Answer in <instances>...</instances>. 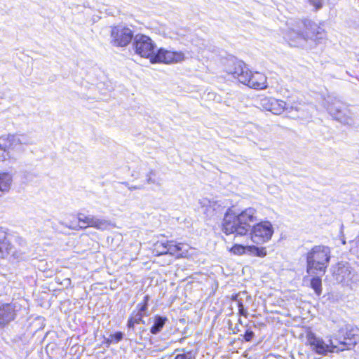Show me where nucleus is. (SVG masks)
Wrapping results in <instances>:
<instances>
[{"instance_id": "obj_5", "label": "nucleus", "mask_w": 359, "mask_h": 359, "mask_svg": "<svg viewBox=\"0 0 359 359\" xmlns=\"http://www.w3.org/2000/svg\"><path fill=\"white\" fill-rule=\"evenodd\" d=\"M229 209L225 213L223 220V231L228 234H234L235 236H245L250 230L245 223H242L237 215L229 212Z\"/></svg>"}, {"instance_id": "obj_23", "label": "nucleus", "mask_w": 359, "mask_h": 359, "mask_svg": "<svg viewBox=\"0 0 359 359\" xmlns=\"http://www.w3.org/2000/svg\"><path fill=\"white\" fill-rule=\"evenodd\" d=\"M248 255L259 257H264L266 255V250L265 248H259L255 245H248Z\"/></svg>"}, {"instance_id": "obj_27", "label": "nucleus", "mask_w": 359, "mask_h": 359, "mask_svg": "<svg viewBox=\"0 0 359 359\" xmlns=\"http://www.w3.org/2000/svg\"><path fill=\"white\" fill-rule=\"evenodd\" d=\"M231 252L236 255H242L244 254L248 255V245L244 246L242 245L236 244L231 248Z\"/></svg>"}, {"instance_id": "obj_2", "label": "nucleus", "mask_w": 359, "mask_h": 359, "mask_svg": "<svg viewBox=\"0 0 359 359\" xmlns=\"http://www.w3.org/2000/svg\"><path fill=\"white\" fill-rule=\"evenodd\" d=\"M226 71L240 83L251 88L262 90L267 88L266 76L258 72H251L242 61L232 60Z\"/></svg>"}, {"instance_id": "obj_3", "label": "nucleus", "mask_w": 359, "mask_h": 359, "mask_svg": "<svg viewBox=\"0 0 359 359\" xmlns=\"http://www.w3.org/2000/svg\"><path fill=\"white\" fill-rule=\"evenodd\" d=\"M330 259V250L325 245H316L306 254L307 273H325Z\"/></svg>"}, {"instance_id": "obj_35", "label": "nucleus", "mask_w": 359, "mask_h": 359, "mask_svg": "<svg viewBox=\"0 0 359 359\" xmlns=\"http://www.w3.org/2000/svg\"><path fill=\"white\" fill-rule=\"evenodd\" d=\"M254 332L251 330H247L245 332V334H244V339L246 341H250L252 340V339L254 337Z\"/></svg>"}, {"instance_id": "obj_25", "label": "nucleus", "mask_w": 359, "mask_h": 359, "mask_svg": "<svg viewBox=\"0 0 359 359\" xmlns=\"http://www.w3.org/2000/svg\"><path fill=\"white\" fill-rule=\"evenodd\" d=\"M167 241H157L154 244V253L156 255H163L168 254L167 250Z\"/></svg>"}, {"instance_id": "obj_32", "label": "nucleus", "mask_w": 359, "mask_h": 359, "mask_svg": "<svg viewBox=\"0 0 359 359\" xmlns=\"http://www.w3.org/2000/svg\"><path fill=\"white\" fill-rule=\"evenodd\" d=\"M131 316L134 319V322H135L136 324H140V323L144 324L145 323L144 320H143L144 315L142 313H138V312L135 313L133 312L132 313Z\"/></svg>"}, {"instance_id": "obj_1", "label": "nucleus", "mask_w": 359, "mask_h": 359, "mask_svg": "<svg viewBox=\"0 0 359 359\" xmlns=\"http://www.w3.org/2000/svg\"><path fill=\"white\" fill-rule=\"evenodd\" d=\"M287 25L283 37L292 46H301L308 39L320 43L325 36L323 29L307 19L292 20Z\"/></svg>"}, {"instance_id": "obj_39", "label": "nucleus", "mask_w": 359, "mask_h": 359, "mask_svg": "<svg viewBox=\"0 0 359 359\" xmlns=\"http://www.w3.org/2000/svg\"><path fill=\"white\" fill-rule=\"evenodd\" d=\"M184 340V338L180 339V341L182 342Z\"/></svg>"}, {"instance_id": "obj_18", "label": "nucleus", "mask_w": 359, "mask_h": 359, "mask_svg": "<svg viewBox=\"0 0 359 359\" xmlns=\"http://www.w3.org/2000/svg\"><path fill=\"white\" fill-rule=\"evenodd\" d=\"M166 245L168 254L177 257L185 256L188 251V246L183 243H176L173 241H167Z\"/></svg>"}, {"instance_id": "obj_8", "label": "nucleus", "mask_w": 359, "mask_h": 359, "mask_svg": "<svg viewBox=\"0 0 359 359\" xmlns=\"http://www.w3.org/2000/svg\"><path fill=\"white\" fill-rule=\"evenodd\" d=\"M133 39V31L125 26L112 27L110 34V43L115 47H126Z\"/></svg>"}, {"instance_id": "obj_14", "label": "nucleus", "mask_w": 359, "mask_h": 359, "mask_svg": "<svg viewBox=\"0 0 359 359\" xmlns=\"http://www.w3.org/2000/svg\"><path fill=\"white\" fill-rule=\"evenodd\" d=\"M359 330L357 327H354L351 325L345 324L338 331V337L343 339V341H339V346L342 347L340 345V342H344L345 349H350L351 346L356 344L357 340L359 339L358 336Z\"/></svg>"}, {"instance_id": "obj_29", "label": "nucleus", "mask_w": 359, "mask_h": 359, "mask_svg": "<svg viewBox=\"0 0 359 359\" xmlns=\"http://www.w3.org/2000/svg\"><path fill=\"white\" fill-rule=\"evenodd\" d=\"M123 337V334L121 332H117L113 334H111L109 337L107 339V344L114 343L116 344L119 342Z\"/></svg>"}, {"instance_id": "obj_30", "label": "nucleus", "mask_w": 359, "mask_h": 359, "mask_svg": "<svg viewBox=\"0 0 359 359\" xmlns=\"http://www.w3.org/2000/svg\"><path fill=\"white\" fill-rule=\"evenodd\" d=\"M233 299L236 302L237 304V306L238 308V313L240 315L243 316H247V311L246 309H245L244 308V306L242 303V302L238 299V294H236V296H234L233 297Z\"/></svg>"}, {"instance_id": "obj_33", "label": "nucleus", "mask_w": 359, "mask_h": 359, "mask_svg": "<svg viewBox=\"0 0 359 359\" xmlns=\"http://www.w3.org/2000/svg\"><path fill=\"white\" fill-rule=\"evenodd\" d=\"M9 241L8 239L7 232L3 229V228H0V243Z\"/></svg>"}, {"instance_id": "obj_13", "label": "nucleus", "mask_w": 359, "mask_h": 359, "mask_svg": "<svg viewBox=\"0 0 359 359\" xmlns=\"http://www.w3.org/2000/svg\"><path fill=\"white\" fill-rule=\"evenodd\" d=\"M184 58V54L181 51H171L160 48L157 50L155 55L151 58V62L177 63L183 61Z\"/></svg>"}, {"instance_id": "obj_12", "label": "nucleus", "mask_w": 359, "mask_h": 359, "mask_svg": "<svg viewBox=\"0 0 359 359\" xmlns=\"http://www.w3.org/2000/svg\"><path fill=\"white\" fill-rule=\"evenodd\" d=\"M263 107L269 111H271L274 114H280L285 110L292 111L295 109L299 111L300 108L294 104L290 103V102H285L281 100H277L275 98H265L262 100Z\"/></svg>"}, {"instance_id": "obj_31", "label": "nucleus", "mask_w": 359, "mask_h": 359, "mask_svg": "<svg viewBox=\"0 0 359 359\" xmlns=\"http://www.w3.org/2000/svg\"><path fill=\"white\" fill-rule=\"evenodd\" d=\"M155 175V173L153 170H151L149 174L147 175V183L149 184H154L158 186L161 185L159 180L154 178L153 177Z\"/></svg>"}, {"instance_id": "obj_9", "label": "nucleus", "mask_w": 359, "mask_h": 359, "mask_svg": "<svg viewBox=\"0 0 359 359\" xmlns=\"http://www.w3.org/2000/svg\"><path fill=\"white\" fill-rule=\"evenodd\" d=\"M135 53L142 57L151 58L155 55L156 44L146 35H136L133 43Z\"/></svg>"}, {"instance_id": "obj_22", "label": "nucleus", "mask_w": 359, "mask_h": 359, "mask_svg": "<svg viewBox=\"0 0 359 359\" xmlns=\"http://www.w3.org/2000/svg\"><path fill=\"white\" fill-rule=\"evenodd\" d=\"M10 254H13L14 255L13 246L10 241L0 243V258L4 259Z\"/></svg>"}, {"instance_id": "obj_19", "label": "nucleus", "mask_w": 359, "mask_h": 359, "mask_svg": "<svg viewBox=\"0 0 359 359\" xmlns=\"http://www.w3.org/2000/svg\"><path fill=\"white\" fill-rule=\"evenodd\" d=\"M199 204L202 206H212V209L208 208L209 213H212V216L215 214L222 213L224 209L226 208L223 205V203L220 201L210 200L208 198H203L199 200Z\"/></svg>"}, {"instance_id": "obj_24", "label": "nucleus", "mask_w": 359, "mask_h": 359, "mask_svg": "<svg viewBox=\"0 0 359 359\" xmlns=\"http://www.w3.org/2000/svg\"><path fill=\"white\" fill-rule=\"evenodd\" d=\"M182 351V353L176 355L174 359H196V353L193 351H188L186 348L176 349L175 352Z\"/></svg>"}, {"instance_id": "obj_16", "label": "nucleus", "mask_w": 359, "mask_h": 359, "mask_svg": "<svg viewBox=\"0 0 359 359\" xmlns=\"http://www.w3.org/2000/svg\"><path fill=\"white\" fill-rule=\"evenodd\" d=\"M15 316V306L12 304L0 305V328L14 320Z\"/></svg>"}, {"instance_id": "obj_21", "label": "nucleus", "mask_w": 359, "mask_h": 359, "mask_svg": "<svg viewBox=\"0 0 359 359\" xmlns=\"http://www.w3.org/2000/svg\"><path fill=\"white\" fill-rule=\"evenodd\" d=\"M168 320L166 317L156 316L154 318V323L151 327L150 332L153 334H156L160 332Z\"/></svg>"}, {"instance_id": "obj_20", "label": "nucleus", "mask_w": 359, "mask_h": 359, "mask_svg": "<svg viewBox=\"0 0 359 359\" xmlns=\"http://www.w3.org/2000/svg\"><path fill=\"white\" fill-rule=\"evenodd\" d=\"M13 182L12 175L7 172H0V197L8 193Z\"/></svg>"}, {"instance_id": "obj_28", "label": "nucleus", "mask_w": 359, "mask_h": 359, "mask_svg": "<svg viewBox=\"0 0 359 359\" xmlns=\"http://www.w3.org/2000/svg\"><path fill=\"white\" fill-rule=\"evenodd\" d=\"M149 300V296L145 295L143 302L137 306L138 309V313H142L144 316H147V311L148 309V302Z\"/></svg>"}, {"instance_id": "obj_10", "label": "nucleus", "mask_w": 359, "mask_h": 359, "mask_svg": "<svg viewBox=\"0 0 359 359\" xmlns=\"http://www.w3.org/2000/svg\"><path fill=\"white\" fill-rule=\"evenodd\" d=\"M334 276L337 282L353 287L359 282V277L349 264H339Z\"/></svg>"}, {"instance_id": "obj_37", "label": "nucleus", "mask_w": 359, "mask_h": 359, "mask_svg": "<svg viewBox=\"0 0 359 359\" xmlns=\"http://www.w3.org/2000/svg\"><path fill=\"white\" fill-rule=\"evenodd\" d=\"M136 324L135 322H134V319L132 316L128 319L127 326L129 329H133L135 325Z\"/></svg>"}, {"instance_id": "obj_7", "label": "nucleus", "mask_w": 359, "mask_h": 359, "mask_svg": "<svg viewBox=\"0 0 359 359\" xmlns=\"http://www.w3.org/2000/svg\"><path fill=\"white\" fill-rule=\"evenodd\" d=\"M250 234L253 243L263 244L271 240L273 228L270 222H261L252 226Z\"/></svg>"}, {"instance_id": "obj_36", "label": "nucleus", "mask_w": 359, "mask_h": 359, "mask_svg": "<svg viewBox=\"0 0 359 359\" xmlns=\"http://www.w3.org/2000/svg\"><path fill=\"white\" fill-rule=\"evenodd\" d=\"M201 208H202V211L204 214H205L208 217H212V213H209L208 210H207L208 208L212 210V206H202L201 205Z\"/></svg>"}, {"instance_id": "obj_4", "label": "nucleus", "mask_w": 359, "mask_h": 359, "mask_svg": "<svg viewBox=\"0 0 359 359\" xmlns=\"http://www.w3.org/2000/svg\"><path fill=\"white\" fill-rule=\"evenodd\" d=\"M306 343L310 346L312 351L319 355H327L328 353H338L345 350L344 342H340L342 347L335 344L332 339L325 342L322 338L317 337L313 332L309 331L306 333Z\"/></svg>"}, {"instance_id": "obj_11", "label": "nucleus", "mask_w": 359, "mask_h": 359, "mask_svg": "<svg viewBox=\"0 0 359 359\" xmlns=\"http://www.w3.org/2000/svg\"><path fill=\"white\" fill-rule=\"evenodd\" d=\"M34 140L27 135H8L7 139L0 140V149L6 151L9 149L22 151V145L32 144Z\"/></svg>"}, {"instance_id": "obj_26", "label": "nucleus", "mask_w": 359, "mask_h": 359, "mask_svg": "<svg viewBox=\"0 0 359 359\" xmlns=\"http://www.w3.org/2000/svg\"><path fill=\"white\" fill-rule=\"evenodd\" d=\"M311 287L313 289L316 294L320 296L322 293V281L319 277H313L311 280Z\"/></svg>"}, {"instance_id": "obj_34", "label": "nucleus", "mask_w": 359, "mask_h": 359, "mask_svg": "<svg viewBox=\"0 0 359 359\" xmlns=\"http://www.w3.org/2000/svg\"><path fill=\"white\" fill-rule=\"evenodd\" d=\"M310 4L315 7L316 10H318L322 7L320 0H309Z\"/></svg>"}, {"instance_id": "obj_6", "label": "nucleus", "mask_w": 359, "mask_h": 359, "mask_svg": "<svg viewBox=\"0 0 359 359\" xmlns=\"http://www.w3.org/2000/svg\"><path fill=\"white\" fill-rule=\"evenodd\" d=\"M326 103L327 111L334 118L344 124H352L351 113L342 102L336 99L332 100L328 97Z\"/></svg>"}, {"instance_id": "obj_17", "label": "nucleus", "mask_w": 359, "mask_h": 359, "mask_svg": "<svg viewBox=\"0 0 359 359\" xmlns=\"http://www.w3.org/2000/svg\"><path fill=\"white\" fill-rule=\"evenodd\" d=\"M240 219L242 221V223L245 222V226H248V229L250 230L252 226V223L256 222L258 221L257 218V212L256 209L254 208H248L241 211L239 214L237 215Z\"/></svg>"}, {"instance_id": "obj_38", "label": "nucleus", "mask_w": 359, "mask_h": 359, "mask_svg": "<svg viewBox=\"0 0 359 359\" xmlns=\"http://www.w3.org/2000/svg\"><path fill=\"white\" fill-rule=\"evenodd\" d=\"M124 184L128 188L129 190L141 189L142 188L141 186H130V184L127 182L124 183Z\"/></svg>"}, {"instance_id": "obj_15", "label": "nucleus", "mask_w": 359, "mask_h": 359, "mask_svg": "<svg viewBox=\"0 0 359 359\" xmlns=\"http://www.w3.org/2000/svg\"><path fill=\"white\" fill-rule=\"evenodd\" d=\"M79 221L80 223H83V226L81 227L93 226L98 229H104L108 226V222L106 220L96 218L93 215L85 216L79 214Z\"/></svg>"}]
</instances>
